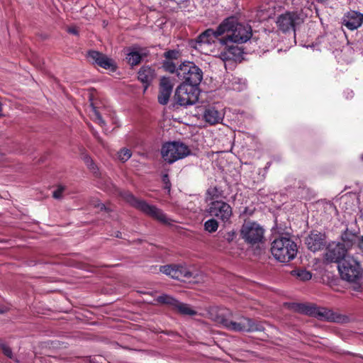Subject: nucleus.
I'll list each match as a JSON object with an SVG mask.
<instances>
[{"instance_id":"obj_34","label":"nucleus","mask_w":363,"mask_h":363,"mask_svg":"<svg viewBox=\"0 0 363 363\" xmlns=\"http://www.w3.org/2000/svg\"><path fill=\"white\" fill-rule=\"evenodd\" d=\"M84 162L86 163V164L87 165V167H89V169H91L94 172V174H96V167L94 162V161L92 160V159L89 157H86L84 158Z\"/></svg>"},{"instance_id":"obj_32","label":"nucleus","mask_w":363,"mask_h":363,"mask_svg":"<svg viewBox=\"0 0 363 363\" xmlns=\"http://www.w3.org/2000/svg\"><path fill=\"white\" fill-rule=\"evenodd\" d=\"M164 57L167 60H177L179 57V52L176 50H169L164 53Z\"/></svg>"},{"instance_id":"obj_36","label":"nucleus","mask_w":363,"mask_h":363,"mask_svg":"<svg viewBox=\"0 0 363 363\" xmlns=\"http://www.w3.org/2000/svg\"><path fill=\"white\" fill-rule=\"evenodd\" d=\"M93 205L94 207L99 208L100 209V211H108V208H106V206L104 203H100L99 201H96L93 203Z\"/></svg>"},{"instance_id":"obj_9","label":"nucleus","mask_w":363,"mask_h":363,"mask_svg":"<svg viewBox=\"0 0 363 363\" xmlns=\"http://www.w3.org/2000/svg\"><path fill=\"white\" fill-rule=\"evenodd\" d=\"M199 93V86L182 83L176 89L174 98L179 105L186 106L198 101Z\"/></svg>"},{"instance_id":"obj_35","label":"nucleus","mask_w":363,"mask_h":363,"mask_svg":"<svg viewBox=\"0 0 363 363\" xmlns=\"http://www.w3.org/2000/svg\"><path fill=\"white\" fill-rule=\"evenodd\" d=\"M64 191H65V187L62 186H59L57 188V189H55L52 193L53 198H55L56 199H61Z\"/></svg>"},{"instance_id":"obj_6","label":"nucleus","mask_w":363,"mask_h":363,"mask_svg":"<svg viewBox=\"0 0 363 363\" xmlns=\"http://www.w3.org/2000/svg\"><path fill=\"white\" fill-rule=\"evenodd\" d=\"M220 323L230 330L235 332L262 331L264 328L251 318L244 316L238 317L235 320L229 318L221 317Z\"/></svg>"},{"instance_id":"obj_30","label":"nucleus","mask_w":363,"mask_h":363,"mask_svg":"<svg viewBox=\"0 0 363 363\" xmlns=\"http://www.w3.org/2000/svg\"><path fill=\"white\" fill-rule=\"evenodd\" d=\"M0 349L3 354L9 359L13 358V352L9 346H8L3 340H0Z\"/></svg>"},{"instance_id":"obj_39","label":"nucleus","mask_w":363,"mask_h":363,"mask_svg":"<svg viewBox=\"0 0 363 363\" xmlns=\"http://www.w3.org/2000/svg\"><path fill=\"white\" fill-rule=\"evenodd\" d=\"M7 311V308L0 305V314H4Z\"/></svg>"},{"instance_id":"obj_15","label":"nucleus","mask_w":363,"mask_h":363,"mask_svg":"<svg viewBox=\"0 0 363 363\" xmlns=\"http://www.w3.org/2000/svg\"><path fill=\"white\" fill-rule=\"evenodd\" d=\"M219 43L223 47L220 56L223 61H237L240 59L243 50L238 45H235L236 43H228L224 38H220Z\"/></svg>"},{"instance_id":"obj_37","label":"nucleus","mask_w":363,"mask_h":363,"mask_svg":"<svg viewBox=\"0 0 363 363\" xmlns=\"http://www.w3.org/2000/svg\"><path fill=\"white\" fill-rule=\"evenodd\" d=\"M67 32L70 34H73V35H79V31L77 30V28L75 27H70L68 28L67 30Z\"/></svg>"},{"instance_id":"obj_31","label":"nucleus","mask_w":363,"mask_h":363,"mask_svg":"<svg viewBox=\"0 0 363 363\" xmlns=\"http://www.w3.org/2000/svg\"><path fill=\"white\" fill-rule=\"evenodd\" d=\"M162 67L165 71L169 72L170 73H177V68L176 67V65L172 61L164 60L162 63Z\"/></svg>"},{"instance_id":"obj_41","label":"nucleus","mask_w":363,"mask_h":363,"mask_svg":"<svg viewBox=\"0 0 363 363\" xmlns=\"http://www.w3.org/2000/svg\"><path fill=\"white\" fill-rule=\"evenodd\" d=\"M116 238H121V233L118 231L116 235Z\"/></svg>"},{"instance_id":"obj_8","label":"nucleus","mask_w":363,"mask_h":363,"mask_svg":"<svg viewBox=\"0 0 363 363\" xmlns=\"http://www.w3.org/2000/svg\"><path fill=\"white\" fill-rule=\"evenodd\" d=\"M177 77L183 83L199 86L203 79V72L192 62H184L177 68Z\"/></svg>"},{"instance_id":"obj_29","label":"nucleus","mask_w":363,"mask_h":363,"mask_svg":"<svg viewBox=\"0 0 363 363\" xmlns=\"http://www.w3.org/2000/svg\"><path fill=\"white\" fill-rule=\"evenodd\" d=\"M131 156V150L126 147H123L118 152V158L123 163L127 162Z\"/></svg>"},{"instance_id":"obj_19","label":"nucleus","mask_w":363,"mask_h":363,"mask_svg":"<svg viewBox=\"0 0 363 363\" xmlns=\"http://www.w3.org/2000/svg\"><path fill=\"white\" fill-rule=\"evenodd\" d=\"M174 84L169 77H163L160 82L158 102L162 105H166L169 102L172 94Z\"/></svg>"},{"instance_id":"obj_26","label":"nucleus","mask_w":363,"mask_h":363,"mask_svg":"<svg viewBox=\"0 0 363 363\" xmlns=\"http://www.w3.org/2000/svg\"><path fill=\"white\" fill-rule=\"evenodd\" d=\"M142 56L138 51H130L127 54L126 60L128 63L133 67L140 63Z\"/></svg>"},{"instance_id":"obj_1","label":"nucleus","mask_w":363,"mask_h":363,"mask_svg":"<svg viewBox=\"0 0 363 363\" xmlns=\"http://www.w3.org/2000/svg\"><path fill=\"white\" fill-rule=\"evenodd\" d=\"M297 245L291 239L286 237L276 238L271 244V252L280 262H289L297 254Z\"/></svg>"},{"instance_id":"obj_2","label":"nucleus","mask_w":363,"mask_h":363,"mask_svg":"<svg viewBox=\"0 0 363 363\" xmlns=\"http://www.w3.org/2000/svg\"><path fill=\"white\" fill-rule=\"evenodd\" d=\"M226 26L223 28V37L225 41L230 43H244L247 42L252 36V29L250 26L239 23L236 18L231 16L225 18L228 21Z\"/></svg>"},{"instance_id":"obj_28","label":"nucleus","mask_w":363,"mask_h":363,"mask_svg":"<svg viewBox=\"0 0 363 363\" xmlns=\"http://www.w3.org/2000/svg\"><path fill=\"white\" fill-rule=\"evenodd\" d=\"M218 228V222L213 218L204 223V230L210 233L216 232Z\"/></svg>"},{"instance_id":"obj_24","label":"nucleus","mask_w":363,"mask_h":363,"mask_svg":"<svg viewBox=\"0 0 363 363\" xmlns=\"http://www.w3.org/2000/svg\"><path fill=\"white\" fill-rule=\"evenodd\" d=\"M223 196V191L220 187L217 186H211L206 190V201L207 202H213L214 201H221Z\"/></svg>"},{"instance_id":"obj_25","label":"nucleus","mask_w":363,"mask_h":363,"mask_svg":"<svg viewBox=\"0 0 363 363\" xmlns=\"http://www.w3.org/2000/svg\"><path fill=\"white\" fill-rule=\"evenodd\" d=\"M341 238L342 240V244H345L347 250L350 248L355 242L357 235L349 231L347 229L342 234Z\"/></svg>"},{"instance_id":"obj_16","label":"nucleus","mask_w":363,"mask_h":363,"mask_svg":"<svg viewBox=\"0 0 363 363\" xmlns=\"http://www.w3.org/2000/svg\"><path fill=\"white\" fill-rule=\"evenodd\" d=\"M228 21H223L214 30L213 29H207L200 34L196 40L197 46L200 48L203 45H208L215 43L216 40L220 39L219 37L223 35V28L226 26Z\"/></svg>"},{"instance_id":"obj_20","label":"nucleus","mask_w":363,"mask_h":363,"mask_svg":"<svg viewBox=\"0 0 363 363\" xmlns=\"http://www.w3.org/2000/svg\"><path fill=\"white\" fill-rule=\"evenodd\" d=\"M363 23V14L356 11H350L342 18V25L350 30L359 28Z\"/></svg>"},{"instance_id":"obj_7","label":"nucleus","mask_w":363,"mask_h":363,"mask_svg":"<svg viewBox=\"0 0 363 363\" xmlns=\"http://www.w3.org/2000/svg\"><path fill=\"white\" fill-rule=\"evenodd\" d=\"M161 154L164 161L172 164L189 155L191 150L184 143L174 141L164 143L162 147Z\"/></svg>"},{"instance_id":"obj_21","label":"nucleus","mask_w":363,"mask_h":363,"mask_svg":"<svg viewBox=\"0 0 363 363\" xmlns=\"http://www.w3.org/2000/svg\"><path fill=\"white\" fill-rule=\"evenodd\" d=\"M87 56L93 63L96 64L104 69H111L112 71L116 69L112 60L99 51L90 50L88 52Z\"/></svg>"},{"instance_id":"obj_42","label":"nucleus","mask_w":363,"mask_h":363,"mask_svg":"<svg viewBox=\"0 0 363 363\" xmlns=\"http://www.w3.org/2000/svg\"><path fill=\"white\" fill-rule=\"evenodd\" d=\"M360 159L363 162V153L360 155Z\"/></svg>"},{"instance_id":"obj_23","label":"nucleus","mask_w":363,"mask_h":363,"mask_svg":"<svg viewBox=\"0 0 363 363\" xmlns=\"http://www.w3.org/2000/svg\"><path fill=\"white\" fill-rule=\"evenodd\" d=\"M203 117L205 121L211 125L217 124L223 120L222 114L214 107L206 108Z\"/></svg>"},{"instance_id":"obj_11","label":"nucleus","mask_w":363,"mask_h":363,"mask_svg":"<svg viewBox=\"0 0 363 363\" xmlns=\"http://www.w3.org/2000/svg\"><path fill=\"white\" fill-rule=\"evenodd\" d=\"M207 212L211 216L217 218L224 223H230L233 216L232 207L223 200L209 202Z\"/></svg>"},{"instance_id":"obj_22","label":"nucleus","mask_w":363,"mask_h":363,"mask_svg":"<svg viewBox=\"0 0 363 363\" xmlns=\"http://www.w3.org/2000/svg\"><path fill=\"white\" fill-rule=\"evenodd\" d=\"M138 74V80L144 84L145 90H146L155 77V71L149 66H143Z\"/></svg>"},{"instance_id":"obj_43","label":"nucleus","mask_w":363,"mask_h":363,"mask_svg":"<svg viewBox=\"0 0 363 363\" xmlns=\"http://www.w3.org/2000/svg\"><path fill=\"white\" fill-rule=\"evenodd\" d=\"M362 218L363 219V213H362V216H361Z\"/></svg>"},{"instance_id":"obj_17","label":"nucleus","mask_w":363,"mask_h":363,"mask_svg":"<svg viewBox=\"0 0 363 363\" xmlns=\"http://www.w3.org/2000/svg\"><path fill=\"white\" fill-rule=\"evenodd\" d=\"M347 248L341 242L330 243L325 252V259L330 262L340 263L347 255Z\"/></svg>"},{"instance_id":"obj_40","label":"nucleus","mask_w":363,"mask_h":363,"mask_svg":"<svg viewBox=\"0 0 363 363\" xmlns=\"http://www.w3.org/2000/svg\"><path fill=\"white\" fill-rule=\"evenodd\" d=\"M358 246H359V249L363 252V236L360 239V240L358 243Z\"/></svg>"},{"instance_id":"obj_3","label":"nucleus","mask_w":363,"mask_h":363,"mask_svg":"<svg viewBox=\"0 0 363 363\" xmlns=\"http://www.w3.org/2000/svg\"><path fill=\"white\" fill-rule=\"evenodd\" d=\"M123 197L128 203H130L131 206L142 211L145 215L158 220L163 224L170 223V219H169L166 214L164 213V212L157 206L150 205L144 200L138 199L130 192H125L123 195Z\"/></svg>"},{"instance_id":"obj_4","label":"nucleus","mask_w":363,"mask_h":363,"mask_svg":"<svg viewBox=\"0 0 363 363\" xmlns=\"http://www.w3.org/2000/svg\"><path fill=\"white\" fill-rule=\"evenodd\" d=\"M264 233L263 227L257 222L245 221L240 229V237L248 245L257 247L264 242Z\"/></svg>"},{"instance_id":"obj_33","label":"nucleus","mask_w":363,"mask_h":363,"mask_svg":"<svg viewBox=\"0 0 363 363\" xmlns=\"http://www.w3.org/2000/svg\"><path fill=\"white\" fill-rule=\"evenodd\" d=\"M162 181L164 184V189L169 192L172 184L169 178V175L167 174H164L162 177Z\"/></svg>"},{"instance_id":"obj_12","label":"nucleus","mask_w":363,"mask_h":363,"mask_svg":"<svg viewBox=\"0 0 363 363\" xmlns=\"http://www.w3.org/2000/svg\"><path fill=\"white\" fill-rule=\"evenodd\" d=\"M160 271L172 279L186 281L194 277L190 269L182 264H167L160 266Z\"/></svg>"},{"instance_id":"obj_13","label":"nucleus","mask_w":363,"mask_h":363,"mask_svg":"<svg viewBox=\"0 0 363 363\" xmlns=\"http://www.w3.org/2000/svg\"><path fill=\"white\" fill-rule=\"evenodd\" d=\"M156 301L160 304L171 306L172 310L182 315L193 316L197 313V312L191 308L188 304L181 303L178 300L166 294L159 296L156 298Z\"/></svg>"},{"instance_id":"obj_10","label":"nucleus","mask_w":363,"mask_h":363,"mask_svg":"<svg viewBox=\"0 0 363 363\" xmlns=\"http://www.w3.org/2000/svg\"><path fill=\"white\" fill-rule=\"evenodd\" d=\"M338 269L342 279L350 282L356 281L361 275L359 263L350 256H347L339 263Z\"/></svg>"},{"instance_id":"obj_5","label":"nucleus","mask_w":363,"mask_h":363,"mask_svg":"<svg viewBox=\"0 0 363 363\" xmlns=\"http://www.w3.org/2000/svg\"><path fill=\"white\" fill-rule=\"evenodd\" d=\"M294 308L300 313L316 318L320 320L340 322L341 319L340 316L332 310L324 307H318L312 303H297Z\"/></svg>"},{"instance_id":"obj_27","label":"nucleus","mask_w":363,"mask_h":363,"mask_svg":"<svg viewBox=\"0 0 363 363\" xmlns=\"http://www.w3.org/2000/svg\"><path fill=\"white\" fill-rule=\"evenodd\" d=\"M292 274L296 276L301 281H308L312 278V274L306 269H297L292 272Z\"/></svg>"},{"instance_id":"obj_38","label":"nucleus","mask_w":363,"mask_h":363,"mask_svg":"<svg viewBox=\"0 0 363 363\" xmlns=\"http://www.w3.org/2000/svg\"><path fill=\"white\" fill-rule=\"evenodd\" d=\"M95 116H96V118L99 121V124L102 125V124L105 123V122L103 120L101 116L96 111H95Z\"/></svg>"},{"instance_id":"obj_18","label":"nucleus","mask_w":363,"mask_h":363,"mask_svg":"<svg viewBox=\"0 0 363 363\" xmlns=\"http://www.w3.org/2000/svg\"><path fill=\"white\" fill-rule=\"evenodd\" d=\"M326 244L325 235L317 230H313L306 238V245L308 250L316 252L322 250Z\"/></svg>"},{"instance_id":"obj_14","label":"nucleus","mask_w":363,"mask_h":363,"mask_svg":"<svg viewBox=\"0 0 363 363\" xmlns=\"http://www.w3.org/2000/svg\"><path fill=\"white\" fill-rule=\"evenodd\" d=\"M302 19L296 12H286L278 16L276 23L282 33L295 31L296 26L302 23Z\"/></svg>"}]
</instances>
